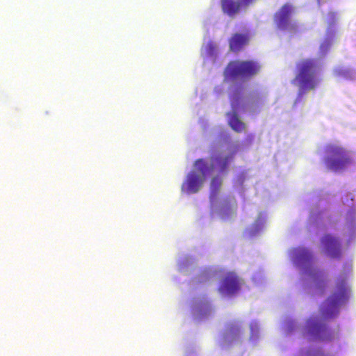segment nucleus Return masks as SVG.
Wrapping results in <instances>:
<instances>
[{
  "instance_id": "obj_10",
  "label": "nucleus",
  "mask_w": 356,
  "mask_h": 356,
  "mask_svg": "<svg viewBox=\"0 0 356 356\" xmlns=\"http://www.w3.org/2000/svg\"><path fill=\"white\" fill-rule=\"evenodd\" d=\"M322 243L332 257L341 256L340 244L337 238L327 234L322 238Z\"/></svg>"
},
{
  "instance_id": "obj_13",
  "label": "nucleus",
  "mask_w": 356,
  "mask_h": 356,
  "mask_svg": "<svg viewBox=\"0 0 356 356\" xmlns=\"http://www.w3.org/2000/svg\"><path fill=\"white\" fill-rule=\"evenodd\" d=\"M229 124L236 132H241L245 129V124L238 119L236 114L229 118Z\"/></svg>"
},
{
  "instance_id": "obj_1",
  "label": "nucleus",
  "mask_w": 356,
  "mask_h": 356,
  "mask_svg": "<svg viewBox=\"0 0 356 356\" xmlns=\"http://www.w3.org/2000/svg\"><path fill=\"white\" fill-rule=\"evenodd\" d=\"M230 157H211L208 161L199 159L194 163V169L187 175L186 181L181 185V191L188 194L195 193L200 191L207 177L212 174L215 168L223 172Z\"/></svg>"
},
{
  "instance_id": "obj_7",
  "label": "nucleus",
  "mask_w": 356,
  "mask_h": 356,
  "mask_svg": "<svg viewBox=\"0 0 356 356\" xmlns=\"http://www.w3.org/2000/svg\"><path fill=\"white\" fill-rule=\"evenodd\" d=\"M240 289V282L237 275L233 273H228L222 283L220 284L218 291L220 293L231 296L238 291Z\"/></svg>"
},
{
  "instance_id": "obj_14",
  "label": "nucleus",
  "mask_w": 356,
  "mask_h": 356,
  "mask_svg": "<svg viewBox=\"0 0 356 356\" xmlns=\"http://www.w3.org/2000/svg\"><path fill=\"white\" fill-rule=\"evenodd\" d=\"M326 152L330 154V156H346L345 150L337 145H330L326 147Z\"/></svg>"
},
{
  "instance_id": "obj_6",
  "label": "nucleus",
  "mask_w": 356,
  "mask_h": 356,
  "mask_svg": "<svg viewBox=\"0 0 356 356\" xmlns=\"http://www.w3.org/2000/svg\"><path fill=\"white\" fill-rule=\"evenodd\" d=\"M256 0H221L222 12L231 17L239 14L241 10H246Z\"/></svg>"
},
{
  "instance_id": "obj_5",
  "label": "nucleus",
  "mask_w": 356,
  "mask_h": 356,
  "mask_svg": "<svg viewBox=\"0 0 356 356\" xmlns=\"http://www.w3.org/2000/svg\"><path fill=\"white\" fill-rule=\"evenodd\" d=\"M296 259L297 261L305 267L306 273L308 274L314 282L318 284L320 278L323 277V273L319 270L309 268L313 259L312 252L307 248H300L297 250Z\"/></svg>"
},
{
  "instance_id": "obj_2",
  "label": "nucleus",
  "mask_w": 356,
  "mask_h": 356,
  "mask_svg": "<svg viewBox=\"0 0 356 356\" xmlns=\"http://www.w3.org/2000/svg\"><path fill=\"white\" fill-rule=\"evenodd\" d=\"M296 74L292 83L298 86L300 95L317 87L320 81L317 77L320 65L316 59H302L296 63Z\"/></svg>"
},
{
  "instance_id": "obj_15",
  "label": "nucleus",
  "mask_w": 356,
  "mask_h": 356,
  "mask_svg": "<svg viewBox=\"0 0 356 356\" xmlns=\"http://www.w3.org/2000/svg\"><path fill=\"white\" fill-rule=\"evenodd\" d=\"M343 157H327V162L330 165V168L333 170H338L342 168L343 163L341 161Z\"/></svg>"
},
{
  "instance_id": "obj_8",
  "label": "nucleus",
  "mask_w": 356,
  "mask_h": 356,
  "mask_svg": "<svg viewBox=\"0 0 356 356\" xmlns=\"http://www.w3.org/2000/svg\"><path fill=\"white\" fill-rule=\"evenodd\" d=\"M293 11V6L289 3H285L275 14L274 21L280 29L286 30L290 26H293L290 22V17Z\"/></svg>"
},
{
  "instance_id": "obj_4",
  "label": "nucleus",
  "mask_w": 356,
  "mask_h": 356,
  "mask_svg": "<svg viewBox=\"0 0 356 356\" xmlns=\"http://www.w3.org/2000/svg\"><path fill=\"white\" fill-rule=\"evenodd\" d=\"M260 65L254 60H234L228 63L224 70L225 81H234L238 79L248 80L257 75L260 71Z\"/></svg>"
},
{
  "instance_id": "obj_19",
  "label": "nucleus",
  "mask_w": 356,
  "mask_h": 356,
  "mask_svg": "<svg viewBox=\"0 0 356 356\" xmlns=\"http://www.w3.org/2000/svg\"><path fill=\"white\" fill-rule=\"evenodd\" d=\"M318 3L320 4L321 0H317Z\"/></svg>"
},
{
  "instance_id": "obj_17",
  "label": "nucleus",
  "mask_w": 356,
  "mask_h": 356,
  "mask_svg": "<svg viewBox=\"0 0 356 356\" xmlns=\"http://www.w3.org/2000/svg\"><path fill=\"white\" fill-rule=\"evenodd\" d=\"M331 42H325L321 45V51L322 52H326L330 47Z\"/></svg>"
},
{
  "instance_id": "obj_16",
  "label": "nucleus",
  "mask_w": 356,
  "mask_h": 356,
  "mask_svg": "<svg viewBox=\"0 0 356 356\" xmlns=\"http://www.w3.org/2000/svg\"><path fill=\"white\" fill-rule=\"evenodd\" d=\"M230 100H231L232 106L233 108H234L236 106H238V97H236L235 94H234L232 96H230Z\"/></svg>"
},
{
  "instance_id": "obj_18",
  "label": "nucleus",
  "mask_w": 356,
  "mask_h": 356,
  "mask_svg": "<svg viewBox=\"0 0 356 356\" xmlns=\"http://www.w3.org/2000/svg\"><path fill=\"white\" fill-rule=\"evenodd\" d=\"M316 356H325V355L323 353L318 352L316 354Z\"/></svg>"
},
{
  "instance_id": "obj_11",
  "label": "nucleus",
  "mask_w": 356,
  "mask_h": 356,
  "mask_svg": "<svg viewBox=\"0 0 356 356\" xmlns=\"http://www.w3.org/2000/svg\"><path fill=\"white\" fill-rule=\"evenodd\" d=\"M306 328L307 334L314 337L322 338V334L327 330L325 325L319 323L316 318H310L307 321Z\"/></svg>"
},
{
  "instance_id": "obj_12",
  "label": "nucleus",
  "mask_w": 356,
  "mask_h": 356,
  "mask_svg": "<svg viewBox=\"0 0 356 356\" xmlns=\"http://www.w3.org/2000/svg\"><path fill=\"white\" fill-rule=\"evenodd\" d=\"M222 185V179L218 177H215L211 182V201L213 202L216 198L220 186Z\"/></svg>"
},
{
  "instance_id": "obj_9",
  "label": "nucleus",
  "mask_w": 356,
  "mask_h": 356,
  "mask_svg": "<svg viewBox=\"0 0 356 356\" xmlns=\"http://www.w3.org/2000/svg\"><path fill=\"white\" fill-rule=\"evenodd\" d=\"M249 33H235L229 40V49L233 52H238L242 50L250 41Z\"/></svg>"
},
{
  "instance_id": "obj_3",
  "label": "nucleus",
  "mask_w": 356,
  "mask_h": 356,
  "mask_svg": "<svg viewBox=\"0 0 356 356\" xmlns=\"http://www.w3.org/2000/svg\"><path fill=\"white\" fill-rule=\"evenodd\" d=\"M349 291L347 275H341L337 277L333 293L321 307V314L325 318H332L338 314L339 307L348 298Z\"/></svg>"
}]
</instances>
